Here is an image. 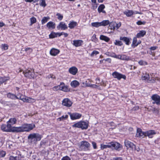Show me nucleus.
Instances as JSON below:
<instances>
[{
	"mask_svg": "<svg viewBox=\"0 0 160 160\" xmlns=\"http://www.w3.org/2000/svg\"><path fill=\"white\" fill-rule=\"evenodd\" d=\"M96 84H99V83H100V79L99 78H96Z\"/></svg>",
	"mask_w": 160,
	"mask_h": 160,
	"instance_id": "69168bd1",
	"label": "nucleus"
},
{
	"mask_svg": "<svg viewBox=\"0 0 160 160\" xmlns=\"http://www.w3.org/2000/svg\"><path fill=\"white\" fill-rule=\"evenodd\" d=\"M112 75L113 78H117L118 80H120L121 78H123L125 80L126 78L125 75L121 74L117 72H113L112 74Z\"/></svg>",
	"mask_w": 160,
	"mask_h": 160,
	"instance_id": "9d476101",
	"label": "nucleus"
},
{
	"mask_svg": "<svg viewBox=\"0 0 160 160\" xmlns=\"http://www.w3.org/2000/svg\"><path fill=\"white\" fill-rule=\"evenodd\" d=\"M56 15L58 16V19L60 20H61L63 18V16L60 14L59 13H58Z\"/></svg>",
	"mask_w": 160,
	"mask_h": 160,
	"instance_id": "603ef678",
	"label": "nucleus"
},
{
	"mask_svg": "<svg viewBox=\"0 0 160 160\" xmlns=\"http://www.w3.org/2000/svg\"><path fill=\"white\" fill-rule=\"evenodd\" d=\"M61 34H59V32H52L49 35V37L50 38H53L57 37L58 36L60 37Z\"/></svg>",
	"mask_w": 160,
	"mask_h": 160,
	"instance_id": "5701e85b",
	"label": "nucleus"
},
{
	"mask_svg": "<svg viewBox=\"0 0 160 160\" xmlns=\"http://www.w3.org/2000/svg\"><path fill=\"white\" fill-rule=\"evenodd\" d=\"M124 14H125L127 17H130L133 14V11L129 10H127L124 12Z\"/></svg>",
	"mask_w": 160,
	"mask_h": 160,
	"instance_id": "c756f323",
	"label": "nucleus"
},
{
	"mask_svg": "<svg viewBox=\"0 0 160 160\" xmlns=\"http://www.w3.org/2000/svg\"><path fill=\"white\" fill-rule=\"evenodd\" d=\"M101 148L102 149H103L107 148H110L112 149H115L119 150L120 148H121V146L119 143L116 142H112L107 143L106 144H101Z\"/></svg>",
	"mask_w": 160,
	"mask_h": 160,
	"instance_id": "f257e3e1",
	"label": "nucleus"
},
{
	"mask_svg": "<svg viewBox=\"0 0 160 160\" xmlns=\"http://www.w3.org/2000/svg\"><path fill=\"white\" fill-rule=\"evenodd\" d=\"M90 147V144L87 141H82L80 142L79 148L81 150L86 151L88 150Z\"/></svg>",
	"mask_w": 160,
	"mask_h": 160,
	"instance_id": "0eeeda50",
	"label": "nucleus"
},
{
	"mask_svg": "<svg viewBox=\"0 0 160 160\" xmlns=\"http://www.w3.org/2000/svg\"><path fill=\"white\" fill-rule=\"evenodd\" d=\"M120 39L124 41L127 45H128L130 44V40H131V39L125 37H120Z\"/></svg>",
	"mask_w": 160,
	"mask_h": 160,
	"instance_id": "b1692460",
	"label": "nucleus"
},
{
	"mask_svg": "<svg viewBox=\"0 0 160 160\" xmlns=\"http://www.w3.org/2000/svg\"><path fill=\"white\" fill-rule=\"evenodd\" d=\"M138 63L140 65H145L148 64L147 62L142 60L139 61Z\"/></svg>",
	"mask_w": 160,
	"mask_h": 160,
	"instance_id": "a19ab883",
	"label": "nucleus"
},
{
	"mask_svg": "<svg viewBox=\"0 0 160 160\" xmlns=\"http://www.w3.org/2000/svg\"><path fill=\"white\" fill-rule=\"evenodd\" d=\"M114 44L115 45L119 46H121L122 45V43L121 41L117 40H115Z\"/></svg>",
	"mask_w": 160,
	"mask_h": 160,
	"instance_id": "c03bdc74",
	"label": "nucleus"
},
{
	"mask_svg": "<svg viewBox=\"0 0 160 160\" xmlns=\"http://www.w3.org/2000/svg\"><path fill=\"white\" fill-rule=\"evenodd\" d=\"M156 134L154 130H150L145 132V137L147 136L149 138H152L153 136Z\"/></svg>",
	"mask_w": 160,
	"mask_h": 160,
	"instance_id": "2eb2a0df",
	"label": "nucleus"
},
{
	"mask_svg": "<svg viewBox=\"0 0 160 160\" xmlns=\"http://www.w3.org/2000/svg\"><path fill=\"white\" fill-rule=\"evenodd\" d=\"M88 122L81 121L74 124L72 125V127L80 128L82 129H86L88 128Z\"/></svg>",
	"mask_w": 160,
	"mask_h": 160,
	"instance_id": "423d86ee",
	"label": "nucleus"
},
{
	"mask_svg": "<svg viewBox=\"0 0 160 160\" xmlns=\"http://www.w3.org/2000/svg\"><path fill=\"white\" fill-rule=\"evenodd\" d=\"M77 25V23L76 22L72 21L68 24V27L70 29L74 28Z\"/></svg>",
	"mask_w": 160,
	"mask_h": 160,
	"instance_id": "2f4dec72",
	"label": "nucleus"
},
{
	"mask_svg": "<svg viewBox=\"0 0 160 160\" xmlns=\"http://www.w3.org/2000/svg\"><path fill=\"white\" fill-rule=\"evenodd\" d=\"M111 160H123L121 157H115L113 158Z\"/></svg>",
	"mask_w": 160,
	"mask_h": 160,
	"instance_id": "4d7b16f0",
	"label": "nucleus"
},
{
	"mask_svg": "<svg viewBox=\"0 0 160 160\" xmlns=\"http://www.w3.org/2000/svg\"><path fill=\"white\" fill-rule=\"evenodd\" d=\"M149 75L147 73H143L141 78L142 80L147 81L149 79Z\"/></svg>",
	"mask_w": 160,
	"mask_h": 160,
	"instance_id": "bb28decb",
	"label": "nucleus"
},
{
	"mask_svg": "<svg viewBox=\"0 0 160 160\" xmlns=\"http://www.w3.org/2000/svg\"><path fill=\"white\" fill-rule=\"evenodd\" d=\"M60 52V51L57 49L55 48H52L50 51V53L51 55L53 56H56Z\"/></svg>",
	"mask_w": 160,
	"mask_h": 160,
	"instance_id": "aec40b11",
	"label": "nucleus"
},
{
	"mask_svg": "<svg viewBox=\"0 0 160 160\" xmlns=\"http://www.w3.org/2000/svg\"><path fill=\"white\" fill-rule=\"evenodd\" d=\"M48 18L46 17H43L42 20V24H43L46 23L48 21Z\"/></svg>",
	"mask_w": 160,
	"mask_h": 160,
	"instance_id": "49530a36",
	"label": "nucleus"
},
{
	"mask_svg": "<svg viewBox=\"0 0 160 160\" xmlns=\"http://www.w3.org/2000/svg\"><path fill=\"white\" fill-rule=\"evenodd\" d=\"M53 90H60V87L59 85L57 86H55L53 88Z\"/></svg>",
	"mask_w": 160,
	"mask_h": 160,
	"instance_id": "6e6d98bb",
	"label": "nucleus"
},
{
	"mask_svg": "<svg viewBox=\"0 0 160 160\" xmlns=\"http://www.w3.org/2000/svg\"><path fill=\"white\" fill-rule=\"evenodd\" d=\"M105 8V6L103 4L100 5L98 7V10L99 13L102 12L103 13H106L105 11L103 10Z\"/></svg>",
	"mask_w": 160,
	"mask_h": 160,
	"instance_id": "cd10ccee",
	"label": "nucleus"
},
{
	"mask_svg": "<svg viewBox=\"0 0 160 160\" xmlns=\"http://www.w3.org/2000/svg\"><path fill=\"white\" fill-rule=\"evenodd\" d=\"M118 59L123 60H129L130 58L129 57L124 54L118 55Z\"/></svg>",
	"mask_w": 160,
	"mask_h": 160,
	"instance_id": "6ab92c4d",
	"label": "nucleus"
},
{
	"mask_svg": "<svg viewBox=\"0 0 160 160\" xmlns=\"http://www.w3.org/2000/svg\"><path fill=\"white\" fill-rule=\"evenodd\" d=\"M78 69L75 67H73L69 69V72L71 74L75 75L78 72Z\"/></svg>",
	"mask_w": 160,
	"mask_h": 160,
	"instance_id": "4be33fe9",
	"label": "nucleus"
},
{
	"mask_svg": "<svg viewBox=\"0 0 160 160\" xmlns=\"http://www.w3.org/2000/svg\"><path fill=\"white\" fill-rule=\"evenodd\" d=\"M83 85H84L85 86H87V87H88V85H90V83H89L87 81H86L85 82H83Z\"/></svg>",
	"mask_w": 160,
	"mask_h": 160,
	"instance_id": "e2e57ef3",
	"label": "nucleus"
},
{
	"mask_svg": "<svg viewBox=\"0 0 160 160\" xmlns=\"http://www.w3.org/2000/svg\"><path fill=\"white\" fill-rule=\"evenodd\" d=\"M110 56L111 57H113L114 58H115L118 59V55H116L115 53H113L111 54Z\"/></svg>",
	"mask_w": 160,
	"mask_h": 160,
	"instance_id": "5fc2aeb1",
	"label": "nucleus"
},
{
	"mask_svg": "<svg viewBox=\"0 0 160 160\" xmlns=\"http://www.w3.org/2000/svg\"><path fill=\"white\" fill-rule=\"evenodd\" d=\"M25 51L27 52L30 53L32 52V49L30 48H27L25 49Z\"/></svg>",
	"mask_w": 160,
	"mask_h": 160,
	"instance_id": "8fccbe9b",
	"label": "nucleus"
},
{
	"mask_svg": "<svg viewBox=\"0 0 160 160\" xmlns=\"http://www.w3.org/2000/svg\"><path fill=\"white\" fill-rule=\"evenodd\" d=\"M70 116L71 119L75 120L80 118L81 117L82 115L78 113H70Z\"/></svg>",
	"mask_w": 160,
	"mask_h": 160,
	"instance_id": "dca6fc26",
	"label": "nucleus"
},
{
	"mask_svg": "<svg viewBox=\"0 0 160 160\" xmlns=\"http://www.w3.org/2000/svg\"><path fill=\"white\" fill-rule=\"evenodd\" d=\"M88 87H90L94 88H97L98 86L97 85L95 84H91L90 85H88Z\"/></svg>",
	"mask_w": 160,
	"mask_h": 160,
	"instance_id": "864d4df0",
	"label": "nucleus"
},
{
	"mask_svg": "<svg viewBox=\"0 0 160 160\" xmlns=\"http://www.w3.org/2000/svg\"><path fill=\"white\" fill-rule=\"evenodd\" d=\"M30 21L31 24H33L36 22V18L34 17H32L30 18Z\"/></svg>",
	"mask_w": 160,
	"mask_h": 160,
	"instance_id": "09e8293b",
	"label": "nucleus"
},
{
	"mask_svg": "<svg viewBox=\"0 0 160 160\" xmlns=\"http://www.w3.org/2000/svg\"><path fill=\"white\" fill-rule=\"evenodd\" d=\"M48 78H52L54 79L55 78V77L53 75L50 74L48 76Z\"/></svg>",
	"mask_w": 160,
	"mask_h": 160,
	"instance_id": "0e129e2a",
	"label": "nucleus"
},
{
	"mask_svg": "<svg viewBox=\"0 0 160 160\" xmlns=\"http://www.w3.org/2000/svg\"><path fill=\"white\" fill-rule=\"evenodd\" d=\"M157 48V47H151L150 48V49L151 50H156Z\"/></svg>",
	"mask_w": 160,
	"mask_h": 160,
	"instance_id": "338daca9",
	"label": "nucleus"
},
{
	"mask_svg": "<svg viewBox=\"0 0 160 160\" xmlns=\"http://www.w3.org/2000/svg\"><path fill=\"white\" fill-rule=\"evenodd\" d=\"M7 96H8V97L10 98H11L12 99H15V98H16V96H15L13 94H12L11 93H10L8 94Z\"/></svg>",
	"mask_w": 160,
	"mask_h": 160,
	"instance_id": "79ce46f5",
	"label": "nucleus"
},
{
	"mask_svg": "<svg viewBox=\"0 0 160 160\" xmlns=\"http://www.w3.org/2000/svg\"><path fill=\"white\" fill-rule=\"evenodd\" d=\"M59 34H61V36L63 35L65 37H68V33L64 32H59Z\"/></svg>",
	"mask_w": 160,
	"mask_h": 160,
	"instance_id": "13d9d810",
	"label": "nucleus"
},
{
	"mask_svg": "<svg viewBox=\"0 0 160 160\" xmlns=\"http://www.w3.org/2000/svg\"><path fill=\"white\" fill-rule=\"evenodd\" d=\"M124 143L125 146L127 148H131L133 151H138L139 150V149L138 148L137 149L135 145L128 140H125L124 141Z\"/></svg>",
	"mask_w": 160,
	"mask_h": 160,
	"instance_id": "6e6552de",
	"label": "nucleus"
},
{
	"mask_svg": "<svg viewBox=\"0 0 160 160\" xmlns=\"http://www.w3.org/2000/svg\"><path fill=\"white\" fill-rule=\"evenodd\" d=\"M71 85L72 87L76 88L79 86V82L76 80H74L71 82Z\"/></svg>",
	"mask_w": 160,
	"mask_h": 160,
	"instance_id": "72a5a7b5",
	"label": "nucleus"
},
{
	"mask_svg": "<svg viewBox=\"0 0 160 160\" xmlns=\"http://www.w3.org/2000/svg\"><path fill=\"white\" fill-rule=\"evenodd\" d=\"M42 138V136L38 133H31L28 137V138L29 141L35 143L38 141H40Z\"/></svg>",
	"mask_w": 160,
	"mask_h": 160,
	"instance_id": "20e7f679",
	"label": "nucleus"
},
{
	"mask_svg": "<svg viewBox=\"0 0 160 160\" xmlns=\"http://www.w3.org/2000/svg\"><path fill=\"white\" fill-rule=\"evenodd\" d=\"M137 23L138 25H141L142 24H145L144 22H142L140 21H138L137 22Z\"/></svg>",
	"mask_w": 160,
	"mask_h": 160,
	"instance_id": "680f3d73",
	"label": "nucleus"
},
{
	"mask_svg": "<svg viewBox=\"0 0 160 160\" xmlns=\"http://www.w3.org/2000/svg\"><path fill=\"white\" fill-rule=\"evenodd\" d=\"M61 160H70V159L68 157L66 156L63 157Z\"/></svg>",
	"mask_w": 160,
	"mask_h": 160,
	"instance_id": "052dcab7",
	"label": "nucleus"
},
{
	"mask_svg": "<svg viewBox=\"0 0 160 160\" xmlns=\"http://www.w3.org/2000/svg\"><path fill=\"white\" fill-rule=\"evenodd\" d=\"M108 28L111 30H114L115 29H118L121 26V23L119 22L118 23L115 22H109Z\"/></svg>",
	"mask_w": 160,
	"mask_h": 160,
	"instance_id": "1a4fd4ad",
	"label": "nucleus"
},
{
	"mask_svg": "<svg viewBox=\"0 0 160 160\" xmlns=\"http://www.w3.org/2000/svg\"><path fill=\"white\" fill-rule=\"evenodd\" d=\"M91 24L92 26L96 28H98L101 26L100 22H94L92 23Z\"/></svg>",
	"mask_w": 160,
	"mask_h": 160,
	"instance_id": "4c0bfd02",
	"label": "nucleus"
},
{
	"mask_svg": "<svg viewBox=\"0 0 160 160\" xmlns=\"http://www.w3.org/2000/svg\"><path fill=\"white\" fill-rule=\"evenodd\" d=\"M23 73L24 74L25 77L28 78H31L34 77V73L32 70L27 69L23 71Z\"/></svg>",
	"mask_w": 160,
	"mask_h": 160,
	"instance_id": "9b49d317",
	"label": "nucleus"
},
{
	"mask_svg": "<svg viewBox=\"0 0 160 160\" xmlns=\"http://www.w3.org/2000/svg\"><path fill=\"white\" fill-rule=\"evenodd\" d=\"M17 119L16 118H10L9 120L7 122V123H9L12 125H13L16 123Z\"/></svg>",
	"mask_w": 160,
	"mask_h": 160,
	"instance_id": "393cba45",
	"label": "nucleus"
},
{
	"mask_svg": "<svg viewBox=\"0 0 160 160\" xmlns=\"http://www.w3.org/2000/svg\"><path fill=\"white\" fill-rule=\"evenodd\" d=\"M133 14H141V13L139 12L138 11H133Z\"/></svg>",
	"mask_w": 160,
	"mask_h": 160,
	"instance_id": "774afa93",
	"label": "nucleus"
},
{
	"mask_svg": "<svg viewBox=\"0 0 160 160\" xmlns=\"http://www.w3.org/2000/svg\"><path fill=\"white\" fill-rule=\"evenodd\" d=\"M109 21L108 20H103L102 22H100L101 26H107L109 23Z\"/></svg>",
	"mask_w": 160,
	"mask_h": 160,
	"instance_id": "c9c22d12",
	"label": "nucleus"
},
{
	"mask_svg": "<svg viewBox=\"0 0 160 160\" xmlns=\"http://www.w3.org/2000/svg\"><path fill=\"white\" fill-rule=\"evenodd\" d=\"M146 34V32L144 30H141L139 31V32L137 34V37L140 38L143 37Z\"/></svg>",
	"mask_w": 160,
	"mask_h": 160,
	"instance_id": "c85d7f7f",
	"label": "nucleus"
},
{
	"mask_svg": "<svg viewBox=\"0 0 160 160\" xmlns=\"http://www.w3.org/2000/svg\"><path fill=\"white\" fill-rule=\"evenodd\" d=\"M137 38L136 37L134 38L133 39V42L132 44V46H133L134 47L137 46L141 42L138 41V42H137Z\"/></svg>",
	"mask_w": 160,
	"mask_h": 160,
	"instance_id": "7c9ffc66",
	"label": "nucleus"
},
{
	"mask_svg": "<svg viewBox=\"0 0 160 160\" xmlns=\"http://www.w3.org/2000/svg\"><path fill=\"white\" fill-rule=\"evenodd\" d=\"M72 104V102L68 98H64L62 101V105L68 107H71Z\"/></svg>",
	"mask_w": 160,
	"mask_h": 160,
	"instance_id": "f8f14e48",
	"label": "nucleus"
},
{
	"mask_svg": "<svg viewBox=\"0 0 160 160\" xmlns=\"http://www.w3.org/2000/svg\"><path fill=\"white\" fill-rule=\"evenodd\" d=\"M91 40L92 42L95 43L97 42V39L96 38V35L95 34H93L91 38Z\"/></svg>",
	"mask_w": 160,
	"mask_h": 160,
	"instance_id": "37998d69",
	"label": "nucleus"
},
{
	"mask_svg": "<svg viewBox=\"0 0 160 160\" xmlns=\"http://www.w3.org/2000/svg\"><path fill=\"white\" fill-rule=\"evenodd\" d=\"M47 27L50 29H53L55 27V23L52 22H49L47 23Z\"/></svg>",
	"mask_w": 160,
	"mask_h": 160,
	"instance_id": "a878e982",
	"label": "nucleus"
},
{
	"mask_svg": "<svg viewBox=\"0 0 160 160\" xmlns=\"http://www.w3.org/2000/svg\"><path fill=\"white\" fill-rule=\"evenodd\" d=\"M9 79V77L0 78V85Z\"/></svg>",
	"mask_w": 160,
	"mask_h": 160,
	"instance_id": "473e14b6",
	"label": "nucleus"
},
{
	"mask_svg": "<svg viewBox=\"0 0 160 160\" xmlns=\"http://www.w3.org/2000/svg\"><path fill=\"white\" fill-rule=\"evenodd\" d=\"M68 26L63 22H61L57 26V28L58 30L61 29L64 30L68 28Z\"/></svg>",
	"mask_w": 160,
	"mask_h": 160,
	"instance_id": "f3484780",
	"label": "nucleus"
},
{
	"mask_svg": "<svg viewBox=\"0 0 160 160\" xmlns=\"http://www.w3.org/2000/svg\"><path fill=\"white\" fill-rule=\"evenodd\" d=\"M92 145L93 148L94 149H96L97 148V145H96V143L95 142H92Z\"/></svg>",
	"mask_w": 160,
	"mask_h": 160,
	"instance_id": "bf43d9fd",
	"label": "nucleus"
},
{
	"mask_svg": "<svg viewBox=\"0 0 160 160\" xmlns=\"http://www.w3.org/2000/svg\"><path fill=\"white\" fill-rule=\"evenodd\" d=\"M152 100L154 101L152 102L153 104L156 103L157 105L160 104V96L157 94H154L152 97Z\"/></svg>",
	"mask_w": 160,
	"mask_h": 160,
	"instance_id": "ddd939ff",
	"label": "nucleus"
},
{
	"mask_svg": "<svg viewBox=\"0 0 160 160\" xmlns=\"http://www.w3.org/2000/svg\"><path fill=\"white\" fill-rule=\"evenodd\" d=\"M6 154V152L3 151H0V157H4Z\"/></svg>",
	"mask_w": 160,
	"mask_h": 160,
	"instance_id": "de8ad7c7",
	"label": "nucleus"
},
{
	"mask_svg": "<svg viewBox=\"0 0 160 160\" xmlns=\"http://www.w3.org/2000/svg\"><path fill=\"white\" fill-rule=\"evenodd\" d=\"M83 42L82 40H74L73 41L72 44L76 47H78L81 46Z\"/></svg>",
	"mask_w": 160,
	"mask_h": 160,
	"instance_id": "412c9836",
	"label": "nucleus"
},
{
	"mask_svg": "<svg viewBox=\"0 0 160 160\" xmlns=\"http://www.w3.org/2000/svg\"><path fill=\"white\" fill-rule=\"evenodd\" d=\"M16 127H12L9 123H7V125L3 124L1 126V130L6 132H16Z\"/></svg>",
	"mask_w": 160,
	"mask_h": 160,
	"instance_id": "39448f33",
	"label": "nucleus"
},
{
	"mask_svg": "<svg viewBox=\"0 0 160 160\" xmlns=\"http://www.w3.org/2000/svg\"><path fill=\"white\" fill-rule=\"evenodd\" d=\"M8 46L7 44H2L1 45V48L2 49L7 50L8 48Z\"/></svg>",
	"mask_w": 160,
	"mask_h": 160,
	"instance_id": "ea45409f",
	"label": "nucleus"
},
{
	"mask_svg": "<svg viewBox=\"0 0 160 160\" xmlns=\"http://www.w3.org/2000/svg\"><path fill=\"white\" fill-rule=\"evenodd\" d=\"M60 90L63 91L67 92L69 91L68 87L65 85L63 82H61L59 85Z\"/></svg>",
	"mask_w": 160,
	"mask_h": 160,
	"instance_id": "a211bd4d",
	"label": "nucleus"
},
{
	"mask_svg": "<svg viewBox=\"0 0 160 160\" xmlns=\"http://www.w3.org/2000/svg\"><path fill=\"white\" fill-rule=\"evenodd\" d=\"M35 127L34 124H25L19 127H16V132H29Z\"/></svg>",
	"mask_w": 160,
	"mask_h": 160,
	"instance_id": "f03ea898",
	"label": "nucleus"
},
{
	"mask_svg": "<svg viewBox=\"0 0 160 160\" xmlns=\"http://www.w3.org/2000/svg\"><path fill=\"white\" fill-rule=\"evenodd\" d=\"M99 53V52L97 51H93L91 54V56L93 57L94 56V55H96Z\"/></svg>",
	"mask_w": 160,
	"mask_h": 160,
	"instance_id": "3c124183",
	"label": "nucleus"
},
{
	"mask_svg": "<svg viewBox=\"0 0 160 160\" xmlns=\"http://www.w3.org/2000/svg\"><path fill=\"white\" fill-rule=\"evenodd\" d=\"M100 39L101 40L105 41L106 42H108L110 40V39L109 38L103 35H100Z\"/></svg>",
	"mask_w": 160,
	"mask_h": 160,
	"instance_id": "f704fd0d",
	"label": "nucleus"
},
{
	"mask_svg": "<svg viewBox=\"0 0 160 160\" xmlns=\"http://www.w3.org/2000/svg\"><path fill=\"white\" fill-rule=\"evenodd\" d=\"M136 136L138 137L143 138L145 137V132H144L142 131L141 129L138 128L137 129Z\"/></svg>",
	"mask_w": 160,
	"mask_h": 160,
	"instance_id": "4468645a",
	"label": "nucleus"
},
{
	"mask_svg": "<svg viewBox=\"0 0 160 160\" xmlns=\"http://www.w3.org/2000/svg\"><path fill=\"white\" fill-rule=\"evenodd\" d=\"M40 6L45 7L46 6V4L45 2V0H41L40 1V3H39Z\"/></svg>",
	"mask_w": 160,
	"mask_h": 160,
	"instance_id": "58836bf2",
	"label": "nucleus"
},
{
	"mask_svg": "<svg viewBox=\"0 0 160 160\" xmlns=\"http://www.w3.org/2000/svg\"><path fill=\"white\" fill-rule=\"evenodd\" d=\"M16 96V98L20 99L24 102L33 103L36 101L34 99L23 96L20 93H18Z\"/></svg>",
	"mask_w": 160,
	"mask_h": 160,
	"instance_id": "7ed1b4c3",
	"label": "nucleus"
},
{
	"mask_svg": "<svg viewBox=\"0 0 160 160\" xmlns=\"http://www.w3.org/2000/svg\"><path fill=\"white\" fill-rule=\"evenodd\" d=\"M9 160H23L22 158L19 156L14 157L11 156L9 158Z\"/></svg>",
	"mask_w": 160,
	"mask_h": 160,
	"instance_id": "e433bc0d",
	"label": "nucleus"
},
{
	"mask_svg": "<svg viewBox=\"0 0 160 160\" xmlns=\"http://www.w3.org/2000/svg\"><path fill=\"white\" fill-rule=\"evenodd\" d=\"M68 117V116L67 115H65V116H63L59 118L58 119L59 121L63 120L67 118Z\"/></svg>",
	"mask_w": 160,
	"mask_h": 160,
	"instance_id": "a18cd8bd",
	"label": "nucleus"
}]
</instances>
